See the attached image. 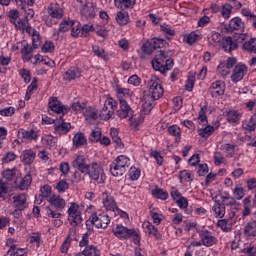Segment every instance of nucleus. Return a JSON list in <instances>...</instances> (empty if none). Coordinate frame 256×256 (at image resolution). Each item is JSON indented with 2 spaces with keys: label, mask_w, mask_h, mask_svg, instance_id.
I'll list each match as a JSON object with an SVG mask.
<instances>
[{
  "label": "nucleus",
  "mask_w": 256,
  "mask_h": 256,
  "mask_svg": "<svg viewBox=\"0 0 256 256\" xmlns=\"http://www.w3.org/2000/svg\"><path fill=\"white\" fill-rule=\"evenodd\" d=\"M150 88H149V92L147 95H144L145 99L147 100L144 103V107L145 109L151 111V109H153L154 105L153 103L149 102V101H159V99H161V97H163V86H161V84H159L157 81H154L153 79L150 80Z\"/></svg>",
  "instance_id": "obj_1"
},
{
  "label": "nucleus",
  "mask_w": 256,
  "mask_h": 256,
  "mask_svg": "<svg viewBox=\"0 0 256 256\" xmlns=\"http://www.w3.org/2000/svg\"><path fill=\"white\" fill-rule=\"evenodd\" d=\"M68 221L72 227H78L83 223V218L81 217V211H79V204L72 202L68 209Z\"/></svg>",
  "instance_id": "obj_2"
},
{
  "label": "nucleus",
  "mask_w": 256,
  "mask_h": 256,
  "mask_svg": "<svg viewBox=\"0 0 256 256\" xmlns=\"http://www.w3.org/2000/svg\"><path fill=\"white\" fill-rule=\"evenodd\" d=\"M88 175L91 179L97 181V183L105 182V173L103 172V168H101V165H99L97 162H93L91 164Z\"/></svg>",
  "instance_id": "obj_3"
},
{
  "label": "nucleus",
  "mask_w": 256,
  "mask_h": 256,
  "mask_svg": "<svg viewBox=\"0 0 256 256\" xmlns=\"http://www.w3.org/2000/svg\"><path fill=\"white\" fill-rule=\"evenodd\" d=\"M92 221H94V225L97 229H107L109 226V223H111V218H109V215L105 213L100 214H92Z\"/></svg>",
  "instance_id": "obj_4"
},
{
  "label": "nucleus",
  "mask_w": 256,
  "mask_h": 256,
  "mask_svg": "<svg viewBox=\"0 0 256 256\" xmlns=\"http://www.w3.org/2000/svg\"><path fill=\"white\" fill-rule=\"evenodd\" d=\"M198 235L204 247H213V245H217V237H215L211 231L200 230L198 231Z\"/></svg>",
  "instance_id": "obj_5"
},
{
  "label": "nucleus",
  "mask_w": 256,
  "mask_h": 256,
  "mask_svg": "<svg viewBox=\"0 0 256 256\" xmlns=\"http://www.w3.org/2000/svg\"><path fill=\"white\" fill-rule=\"evenodd\" d=\"M48 106L50 111H52V113H57V115L61 113H63L64 115V113H67V111H69V108L63 105V103H61V101H59L57 97H51Z\"/></svg>",
  "instance_id": "obj_6"
},
{
  "label": "nucleus",
  "mask_w": 256,
  "mask_h": 256,
  "mask_svg": "<svg viewBox=\"0 0 256 256\" xmlns=\"http://www.w3.org/2000/svg\"><path fill=\"white\" fill-rule=\"evenodd\" d=\"M12 205L15 207V209H18L19 211H25L29 205L27 204V194L22 193L18 195H14L12 197Z\"/></svg>",
  "instance_id": "obj_7"
},
{
  "label": "nucleus",
  "mask_w": 256,
  "mask_h": 256,
  "mask_svg": "<svg viewBox=\"0 0 256 256\" xmlns=\"http://www.w3.org/2000/svg\"><path fill=\"white\" fill-rule=\"evenodd\" d=\"M225 29L230 33H233V31H245V22L239 17L232 18Z\"/></svg>",
  "instance_id": "obj_8"
},
{
  "label": "nucleus",
  "mask_w": 256,
  "mask_h": 256,
  "mask_svg": "<svg viewBox=\"0 0 256 256\" xmlns=\"http://www.w3.org/2000/svg\"><path fill=\"white\" fill-rule=\"evenodd\" d=\"M245 75H247V66L245 64L237 65L232 72L231 80L234 83H239Z\"/></svg>",
  "instance_id": "obj_9"
},
{
  "label": "nucleus",
  "mask_w": 256,
  "mask_h": 256,
  "mask_svg": "<svg viewBox=\"0 0 256 256\" xmlns=\"http://www.w3.org/2000/svg\"><path fill=\"white\" fill-rule=\"evenodd\" d=\"M48 203H50L51 207H54L57 211H63V209H65V205H67L65 199L55 194L48 198Z\"/></svg>",
  "instance_id": "obj_10"
},
{
  "label": "nucleus",
  "mask_w": 256,
  "mask_h": 256,
  "mask_svg": "<svg viewBox=\"0 0 256 256\" xmlns=\"http://www.w3.org/2000/svg\"><path fill=\"white\" fill-rule=\"evenodd\" d=\"M212 97H221L225 93V82L218 80L213 82L210 87Z\"/></svg>",
  "instance_id": "obj_11"
},
{
  "label": "nucleus",
  "mask_w": 256,
  "mask_h": 256,
  "mask_svg": "<svg viewBox=\"0 0 256 256\" xmlns=\"http://www.w3.org/2000/svg\"><path fill=\"white\" fill-rule=\"evenodd\" d=\"M102 198L105 209H107L108 211H119V208H117V203H115L113 196L105 192L102 194Z\"/></svg>",
  "instance_id": "obj_12"
},
{
  "label": "nucleus",
  "mask_w": 256,
  "mask_h": 256,
  "mask_svg": "<svg viewBox=\"0 0 256 256\" xmlns=\"http://www.w3.org/2000/svg\"><path fill=\"white\" fill-rule=\"evenodd\" d=\"M47 11H48V15H50L52 19H63V15H64L63 8H61L59 4L57 3L50 4Z\"/></svg>",
  "instance_id": "obj_13"
},
{
  "label": "nucleus",
  "mask_w": 256,
  "mask_h": 256,
  "mask_svg": "<svg viewBox=\"0 0 256 256\" xmlns=\"http://www.w3.org/2000/svg\"><path fill=\"white\" fill-rule=\"evenodd\" d=\"M133 114V110L131 109V106L127 102H120V109L117 110L116 115L120 119H127L129 115Z\"/></svg>",
  "instance_id": "obj_14"
},
{
  "label": "nucleus",
  "mask_w": 256,
  "mask_h": 256,
  "mask_svg": "<svg viewBox=\"0 0 256 256\" xmlns=\"http://www.w3.org/2000/svg\"><path fill=\"white\" fill-rule=\"evenodd\" d=\"M133 233V229H128L127 227L117 225L114 230L115 237L119 239H129L131 234Z\"/></svg>",
  "instance_id": "obj_15"
},
{
  "label": "nucleus",
  "mask_w": 256,
  "mask_h": 256,
  "mask_svg": "<svg viewBox=\"0 0 256 256\" xmlns=\"http://www.w3.org/2000/svg\"><path fill=\"white\" fill-rule=\"evenodd\" d=\"M222 199V204L226 205V207H231L232 209H237L239 207V204L237 203L236 200H234L233 197L229 196V193L224 192L223 194L220 195Z\"/></svg>",
  "instance_id": "obj_16"
},
{
  "label": "nucleus",
  "mask_w": 256,
  "mask_h": 256,
  "mask_svg": "<svg viewBox=\"0 0 256 256\" xmlns=\"http://www.w3.org/2000/svg\"><path fill=\"white\" fill-rule=\"evenodd\" d=\"M79 77H81V70L77 67H72L64 73L65 81H73L79 79Z\"/></svg>",
  "instance_id": "obj_17"
},
{
  "label": "nucleus",
  "mask_w": 256,
  "mask_h": 256,
  "mask_svg": "<svg viewBox=\"0 0 256 256\" xmlns=\"http://www.w3.org/2000/svg\"><path fill=\"white\" fill-rule=\"evenodd\" d=\"M40 193H41L40 196L43 199H47V201H49V198L53 197V194H51V193H53V190H52L51 186H49V185L42 186L40 188ZM40 196H39V198H36V202L39 204H41V201H43Z\"/></svg>",
  "instance_id": "obj_18"
},
{
  "label": "nucleus",
  "mask_w": 256,
  "mask_h": 256,
  "mask_svg": "<svg viewBox=\"0 0 256 256\" xmlns=\"http://www.w3.org/2000/svg\"><path fill=\"white\" fill-rule=\"evenodd\" d=\"M36 157L37 154H35L33 150H24L21 154L22 162H24L25 165H32Z\"/></svg>",
  "instance_id": "obj_19"
},
{
  "label": "nucleus",
  "mask_w": 256,
  "mask_h": 256,
  "mask_svg": "<svg viewBox=\"0 0 256 256\" xmlns=\"http://www.w3.org/2000/svg\"><path fill=\"white\" fill-rule=\"evenodd\" d=\"M22 139L25 141H37L39 139V132L35 129L22 130Z\"/></svg>",
  "instance_id": "obj_20"
},
{
  "label": "nucleus",
  "mask_w": 256,
  "mask_h": 256,
  "mask_svg": "<svg viewBox=\"0 0 256 256\" xmlns=\"http://www.w3.org/2000/svg\"><path fill=\"white\" fill-rule=\"evenodd\" d=\"M71 130V123L65 122V120H62L61 124L54 125V131L58 133L59 135H67L69 131Z\"/></svg>",
  "instance_id": "obj_21"
},
{
  "label": "nucleus",
  "mask_w": 256,
  "mask_h": 256,
  "mask_svg": "<svg viewBox=\"0 0 256 256\" xmlns=\"http://www.w3.org/2000/svg\"><path fill=\"white\" fill-rule=\"evenodd\" d=\"M223 49L226 53H231L237 49V42L232 37H227L224 40Z\"/></svg>",
  "instance_id": "obj_22"
},
{
  "label": "nucleus",
  "mask_w": 256,
  "mask_h": 256,
  "mask_svg": "<svg viewBox=\"0 0 256 256\" xmlns=\"http://www.w3.org/2000/svg\"><path fill=\"white\" fill-rule=\"evenodd\" d=\"M216 205L213 206V211L216 215V217L223 218L225 217V207H227L226 204H222L221 200H215Z\"/></svg>",
  "instance_id": "obj_23"
},
{
  "label": "nucleus",
  "mask_w": 256,
  "mask_h": 256,
  "mask_svg": "<svg viewBox=\"0 0 256 256\" xmlns=\"http://www.w3.org/2000/svg\"><path fill=\"white\" fill-rule=\"evenodd\" d=\"M144 225H145L146 233L152 235L158 241L161 240V233H159V230H157V227H155L150 222H146L144 223Z\"/></svg>",
  "instance_id": "obj_24"
},
{
  "label": "nucleus",
  "mask_w": 256,
  "mask_h": 256,
  "mask_svg": "<svg viewBox=\"0 0 256 256\" xmlns=\"http://www.w3.org/2000/svg\"><path fill=\"white\" fill-rule=\"evenodd\" d=\"M131 93L132 92L130 89L118 88L117 89V97H118L119 103L127 102V99H129V97H131Z\"/></svg>",
  "instance_id": "obj_25"
},
{
  "label": "nucleus",
  "mask_w": 256,
  "mask_h": 256,
  "mask_svg": "<svg viewBox=\"0 0 256 256\" xmlns=\"http://www.w3.org/2000/svg\"><path fill=\"white\" fill-rule=\"evenodd\" d=\"M244 235L246 237H256V221H251L244 227Z\"/></svg>",
  "instance_id": "obj_26"
},
{
  "label": "nucleus",
  "mask_w": 256,
  "mask_h": 256,
  "mask_svg": "<svg viewBox=\"0 0 256 256\" xmlns=\"http://www.w3.org/2000/svg\"><path fill=\"white\" fill-rule=\"evenodd\" d=\"M31 183H33V177H31L30 174H27L20 181L18 188L20 189V191H27V189H29V187H31Z\"/></svg>",
  "instance_id": "obj_27"
},
{
  "label": "nucleus",
  "mask_w": 256,
  "mask_h": 256,
  "mask_svg": "<svg viewBox=\"0 0 256 256\" xmlns=\"http://www.w3.org/2000/svg\"><path fill=\"white\" fill-rule=\"evenodd\" d=\"M129 158L127 156L121 155L118 156L113 163H117V165L120 167V170H126L129 169Z\"/></svg>",
  "instance_id": "obj_28"
},
{
  "label": "nucleus",
  "mask_w": 256,
  "mask_h": 256,
  "mask_svg": "<svg viewBox=\"0 0 256 256\" xmlns=\"http://www.w3.org/2000/svg\"><path fill=\"white\" fill-rule=\"evenodd\" d=\"M87 138H85V134L79 132L74 135L73 145L76 148L82 147V145H86Z\"/></svg>",
  "instance_id": "obj_29"
},
{
  "label": "nucleus",
  "mask_w": 256,
  "mask_h": 256,
  "mask_svg": "<svg viewBox=\"0 0 256 256\" xmlns=\"http://www.w3.org/2000/svg\"><path fill=\"white\" fill-rule=\"evenodd\" d=\"M116 22L118 25H127L129 23V13L123 10L117 12Z\"/></svg>",
  "instance_id": "obj_30"
},
{
  "label": "nucleus",
  "mask_w": 256,
  "mask_h": 256,
  "mask_svg": "<svg viewBox=\"0 0 256 256\" xmlns=\"http://www.w3.org/2000/svg\"><path fill=\"white\" fill-rule=\"evenodd\" d=\"M35 50V48H33V46H29V44H27L26 46H24L21 49V53H22V59L23 61H31V58L33 57V51Z\"/></svg>",
  "instance_id": "obj_31"
},
{
  "label": "nucleus",
  "mask_w": 256,
  "mask_h": 256,
  "mask_svg": "<svg viewBox=\"0 0 256 256\" xmlns=\"http://www.w3.org/2000/svg\"><path fill=\"white\" fill-rule=\"evenodd\" d=\"M96 9H97V4L96 3H88L84 7V13H86V17H90L93 19L96 15Z\"/></svg>",
  "instance_id": "obj_32"
},
{
  "label": "nucleus",
  "mask_w": 256,
  "mask_h": 256,
  "mask_svg": "<svg viewBox=\"0 0 256 256\" xmlns=\"http://www.w3.org/2000/svg\"><path fill=\"white\" fill-rule=\"evenodd\" d=\"M215 131V128L211 125H207L205 128L198 129V134L203 139L211 137V134Z\"/></svg>",
  "instance_id": "obj_33"
},
{
  "label": "nucleus",
  "mask_w": 256,
  "mask_h": 256,
  "mask_svg": "<svg viewBox=\"0 0 256 256\" xmlns=\"http://www.w3.org/2000/svg\"><path fill=\"white\" fill-rule=\"evenodd\" d=\"M152 195L153 197H156V199H161L162 201H166V199H169V193L161 188H156L152 190Z\"/></svg>",
  "instance_id": "obj_34"
},
{
  "label": "nucleus",
  "mask_w": 256,
  "mask_h": 256,
  "mask_svg": "<svg viewBox=\"0 0 256 256\" xmlns=\"http://www.w3.org/2000/svg\"><path fill=\"white\" fill-rule=\"evenodd\" d=\"M125 171L124 168L121 170V167L115 162L110 165V173L113 177H121Z\"/></svg>",
  "instance_id": "obj_35"
},
{
  "label": "nucleus",
  "mask_w": 256,
  "mask_h": 256,
  "mask_svg": "<svg viewBox=\"0 0 256 256\" xmlns=\"http://www.w3.org/2000/svg\"><path fill=\"white\" fill-rule=\"evenodd\" d=\"M241 120V114L236 110H230L227 114L228 123H239Z\"/></svg>",
  "instance_id": "obj_36"
},
{
  "label": "nucleus",
  "mask_w": 256,
  "mask_h": 256,
  "mask_svg": "<svg viewBox=\"0 0 256 256\" xmlns=\"http://www.w3.org/2000/svg\"><path fill=\"white\" fill-rule=\"evenodd\" d=\"M156 46H155V42L153 39H151L150 41H147L146 43L143 44L142 46V51L146 54V55H151V53H153V51H155Z\"/></svg>",
  "instance_id": "obj_37"
},
{
  "label": "nucleus",
  "mask_w": 256,
  "mask_h": 256,
  "mask_svg": "<svg viewBox=\"0 0 256 256\" xmlns=\"http://www.w3.org/2000/svg\"><path fill=\"white\" fill-rule=\"evenodd\" d=\"M243 49L250 53H256V38H251L243 44Z\"/></svg>",
  "instance_id": "obj_38"
},
{
  "label": "nucleus",
  "mask_w": 256,
  "mask_h": 256,
  "mask_svg": "<svg viewBox=\"0 0 256 256\" xmlns=\"http://www.w3.org/2000/svg\"><path fill=\"white\" fill-rule=\"evenodd\" d=\"M111 117H113V110H109L108 105L104 104L100 112V119H102V121H109Z\"/></svg>",
  "instance_id": "obj_39"
},
{
  "label": "nucleus",
  "mask_w": 256,
  "mask_h": 256,
  "mask_svg": "<svg viewBox=\"0 0 256 256\" xmlns=\"http://www.w3.org/2000/svg\"><path fill=\"white\" fill-rule=\"evenodd\" d=\"M84 256H100L99 250H97V247L90 245L86 246L85 249L82 251Z\"/></svg>",
  "instance_id": "obj_40"
},
{
  "label": "nucleus",
  "mask_w": 256,
  "mask_h": 256,
  "mask_svg": "<svg viewBox=\"0 0 256 256\" xmlns=\"http://www.w3.org/2000/svg\"><path fill=\"white\" fill-rule=\"evenodd\" d=\"M207 106H203L200 111H199V114H198V121L200 125H207L209 122L207 121Z\"/></svg>",
  "instance_id": "obj_41"
},
{
  "label": "nucleus",
  "mask_w": 256,
  "mask_h": 256,
  "mask_svg": "<svg viewBox=\"0 0 256 256\" xmlns=\"http://www.w3.org/2000/svg\"><path fill=\"white\" fill-rule=\"evenodd\" d=\"M244 203V211L242 213L243 217H247L248 215H251V209L253 205L251 204V196L245 198L243 200Z\"/></svg>",
  "instance_id": "obj_42"
},
{
  "label": "nucleus",
  "mask_w": 256,
  "mask_h": 256,
  "mask_svg": "<svg viewBox=\"0 0 256 256\" xmlns=\"http://www.w3.org/2000/svg\"><path fill=\"white\" fill-rule=\"evenodd\" d=\"M168 132L170 135L176 137V141L179 143L181 141V128L177 125H172L168 128Z\"/></svg>",
  "instance_id": "obj_43"
},
{
  "label": "nucleus",
  "mask_w": 256,
  "mask_h": 256,
  "mask_svg": "<svg viewBox=\"0 0 256 256\" xmlns=\"http://www.w3.org/2000/svg\"><path fill=\"white\" fill-rule=\"evenodd\" d=\"M16 249H17V245H15V244L10 245L8 254L10 253V255H13V256H25L26 255L25 249H23V248H18L17 250Z\"/></svg>",
  "instance_id": "obj_44"
},
{
  "label": "nucleus",
  "mask_w": 256,
  "mask_h": 256,
  "mask_svg": "<svg viewBox=\"0 0 256 256\" xmlns=\"http://www.w3.org/2000/svg\"><path fill=\"white\" fill-rule=\"evenodd\" d=\"M222 39L223 37L219 32H212V34L208 37V42L210 43V45L215 46L217 45V43H221Z\"/></svg>",
  "instance_id": "obj_45"
},
{
  "label": "nucleus",
  "mask_w": 256,
  "mask_h": 256,
  "mask_svg": "<svg viewBox=\"0 0 256 256\" xmlns=\"http://www.w3.org/2000/svg\"><path fill=\"white\" fill-rule=\"evenodd\" d=\"M92 51L94 55H96L97 57H101V59H104V61H107L109 59V56L105 54V49L99 46H93Z\"/></svg>",
  "instance_id": "obj_46"
},
{
  "label": "nucleus",
  "mask_w": 256,
  "mask_h": 256,
  "mask_svg": "<svg viewBox=\"0 0 256 256\" xmlns=\"http://www.w3.org/2000/svg\"><path fill=\"white\" fill-rule=\"evenodd\" d=\"M75 25V21L73 20H64L59 27V31L62 33H65L66 31H69L73 26Z\"/></svg>",
  "instance_id": "obj_47"
},
{
  "label": "nucleus",
  "mask_w": 256,
  "mask_h": 256,
  "mask_svg": "<svg viewBox=\"0 0 256 256\" xmlns=\"http://www.w3.org/2000/svg\"><path fill=\"white\" fill-rule=\"evenodd\" d=\"M218 227H220L222 229V231L229 233V231H231V220H229V219L219 220Z\"/></svg>",
  "instance_id": "obj_48"
},
{
  "label": "nucleus",
  "mask_w": 256,
  "mask_h": 256,
  "mask_svg": "<svg viewBox=\"0 0 256 256\" xmlns=\"http://www.w3.org/2000/svg\"><path fill=\"white\" fill-rule=\"evenodd\" d=\"M115 2L120 3L121 9H133L135 7L136 0H114Z\"/></svg>",
  "instance_id": "obj_49"
},
{
  "label": "nucleus",
  "mask_w": 256,
  "mask_h": 256,
  "mask_svg": "<svg viewBox=\"0 0 256 256\" xmlns=\"http://www.w3.org/2000/svg\"><path fill=\"white\" fill-rule=\"evenodd\" d=\"M151 63L154 71H159L162 74L165 73V66L161 64L159 58H154Z\"/></svg>",
  "instance_id": "obj_50"
},
{
  "label": "nucleus",
  "mask_w": 256,
  "mask_h": 256,
  "mask_svg": "<svg viewBox=\"0 0 256 256\" xmlns=\"http://www.w3.org/2000/svg\"><path fill=\"white\" fill-rule=\"evenodd\" d=\"M89 141H91L92 143H99V141H101V130H92V132L90 133Z\"/></svg>",
  "instance_id": "obj_51"
},
{
  "label": "nucleus",
  "mask_w": 256,
  "mask_h": 256,
  "mask_svg": "<svg viewBox=\"0 0 256 256\" xmlns=\"http://www.w3.org/2000/svg\"><path fill=\"white\" fill-rule=\"evenodd\" d=\"M32 46L33 49H39L41 46V35L39 34V31L32 34Z\"/></svg>",
  "instance_id": "obj_52"
},
{
  "label": "nucleus",
  "mask_w": 256,
  "mask_h": 256,
  "mask_svg": "<svg viewBox=\"0 0 256 256\" xmlns=\"http://www.w3.org/2000/svg\"><path fill=\"white\" fill-rule=\"evenodd\" d=\"M233 10V6L230 4H224L221 10V15L224 19H229L231 17V11Z\"/></svg>",
  "instance_id": "obj_53"
},
{
  "label": "nucleus",
  "mask_w": 256,
  "mask_h": 256,
  "mask_svg": "<svg viewBox=\"0 0 256 256\" xmlns=\"http://www.w3.org/2000/svg\"><path fill=\"white\" fill-rule=\"evenodd\" d=\"M220 151H224V153H228V155H233L235 153V145L233 144H222L220 146Z\"/></svg>",
  "instance_id": "obj_54"
},
{
  "label": "nucleus",
  "mask_w": 256,
  "mask_h": 256,
  "mask_svg": "<svg viewBox=\"0 0 256 256\" xmlns=\"http://www.w3.org/2000/svg\"><path fill=\"white\" fill-rule=\"evenodd\" d=\"M0 115L1 117H13L15 115V108L10 106L0 109Z\"/></svg>",
  "instance_id": "obj_55"
},
{
  "label": "nucleus",
  "mask_w": 256,
  "mask_h": 256,
  "mask_svg": "<svg viewBox=\"0 0 256 256\" xmlns=\"http://www.w3.org/2000/svg\"><path fill=\"white\" fill-rule=\"evenodd\" d=\"M84 115L86 119H92L93 121H97V112L93 108H86L84 111Z\"/></svg>",
  "instance_id": "obj_56"
},
{
  "label": "nucleus",
  "mask_w": 256,
  "mask_h": 256,
  "mask_svg": "<svg viewBox=\"0 0 256 256\" xmlns=\"http://www.w3.org/2000/svg\"><path fill=\"white\" fill-rule=\"evenodd\" d=\"M179 177L181 181H193V174H191V172L187 171V170H182L179 173Z\"/></svg>",
  "instance_id": "obj_57"
},
{
  "label": "nucleus",
  "mask_w": 256,
  "mask_h": 256,
  "mask_svg": "<svg viewBox=\"0 0 256 256\" xmlns=\"http://www.w3.org/2000/svg\"><path fill=\"white\" fill-rule=\"evenodd\" d=\"M152 40L154 41V45H155L156 49H161L163 47H169V43H167V41H165V39L152 38Z\"/></svg>",
  "instance_id": "obj_58"
},
{
  "label": "nucleus",
  "mask_w": 256,
  "mask_h": 256,
  "mask_svg": "<svg viewBox=\"0 0 256 256\" xmlns=\"http://www.w3.org/2000/svg\"><path fill=\"white\" fill-rule=\"evenodd\" d=\"M143 123V118L139 116L136 118L133 114H130V126L131 127H139Z\"/></svg>",
  "instance_id": "obj_59"
},
{
  "label": "nucleus",
  "mask_w": 256,
  "mask_h": 256,
  "mask_svg": "<svg viewBox=\"0 0 256 256\" xmlns=\"http://www.w3.org/2000/svg\"><path fill=\"white\" fill-rule=\"evenodd\" d=\"M56 189L59 193H65V191L69 189V184L65 180L59 181L56 185Z\"/></svg>",
  "instance_id": "obj_60"
},
{
  "label": "nucleus",
  "mask_w": 256,
  "mask_h": 256,
  "mask_svg": "<svg viewBox=\"0 0 256 256\" xmlns=\"http://www.w3.org/2000/svg\"><path fill=\"white\" fill-rule=\"evenodd\" d=\"M161 31L165 33L166 35H169L170 37H175V30L171 28V26L167 24H163L160 26Z\"/></svg>",
  "instance_id": "obj_61"
},
{
  "label": "nucleus",
  "mask_w": 256,
  "mask_h": 256,
  "mask_svg": "<svg viewBox=\"0 0 256 256\" xmlns=\"http://www.w3.org/2000/svg\"><path fill=\"white\" fill-rule=\"evenodd\" d=\"M94 30L99 37H107L109 35V30L105 26H96Z\"/></svg>",
  "instance_id": "obj_62"
},
{
  "label": "nucleus",
  "mask_w": 256,
  "mask_h": 256,
  "mask_svg": "<svg viewBox=\"0 0 256 256\" xmlns=\"http://www.w3.org/2000/svg\"><path fill=\"white\" fill-rule=\"evenodd\" d=\"M15 175V169H7L3 172V177L7 181H13V179H15Z\"/></svg>",
  "instance_id": "obj_63"
},
{
  "label": "nucleus",
  "mask_w": 256,
  "mask_h": 256,
  "mask_svg": "<svg viewBox=\"0 0 256 256\" xmlns=\"http://www.w3.org/2000/svg\"><path fill=\"white\" fill-rule=\"evenodd\" d=\"M87 160L85 159V156H77L76 159L72 162V166L75 167V169L79 168L81 165L86 163Z\"/></svg>",
  "instance_id": "obj_64"
}]
</instances>
